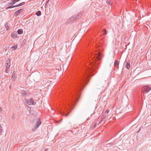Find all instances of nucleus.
Returning <instances> with one entry per match:
<instances>
[{
    "label": "nucleus",
    "instance_id": "obj_18",
    "mask_svg": "<svg viewBox=\"0 0 151 151\" xmlns=\"http://www.w3.org/2000/svg\"><path fill=\"white\" fill-rule=\"evenodd\" d=\"M3 131V129L2 128V127L1 124H0V133H1Z\"/></svg>",
    "mask_w": 151,
    "mask_h": 151
},
{
    "label": "nucleus",
    "instance_id": "obj_15",
    "mask_svg": "<svg viewBox=\"0 0 151 151\" xmlns=\"http://www.w3.org/2000/svg\"><path fill=\"white\" fill-rule=\"evenodd\" d=\"M106 116V115L105 114H103L102 116V119L101 120L102 121L103 119H104Z\"/></svg>",
    "mask_w": 151,
    "mask_h": 151
},
{
    "label": "nucleus",
    "instance_id": "obj_10",
    "mask_svg": "<svg viewBox=\"0 0 151 151\" xmlns=\"http://www.w3.org/2000/svg\"><path fill=\"white\" fill-rule=\"evenodd\" d=\"M119 62L118 61H116L114 62V65L115 66H117L118 65Z\"/></svg>",
    "mask_w": 151,
    "mask_h": 151
},
{
    "label": "nucleus",
    "instance_id": "obj_17",
    "mask_svg": "<svg viewBox=\"0 0 151 151\" xmlns=\"http://www.w3.org/2000/svg\"><path fill=\"white\" fill-rule=\"evenodd\" d=\"M110 0H106V3L108 4H110Z\"/></svg>",
    "mask_w": 151,
    "mask_h": 151
},
{
    "label": "nucleus",
    "instance_id": "obj_23",
    "mask_svg": "<svg viewBox=\"0 0 151 151\" xmlns=\"http://www.w3.org/2000/svg\"><path fill=\"white\" fill-rule=\"evenodd\" d=\"M2 111V109L1 108H0V112Z\"/></svg>",
    "mask_w": 151,
    "mask_h": 151
},
{
    "label": "nucleus",
    "instance_id": "obj_12",
    "mask_svg": "<svg viewBox=\"0 0 151 151\" xmlns=\"http://www.w3.org/2000/svg\"><path fill=\"white\" fill-rule=\"evenodd\" d=\"M36 14L37 16H39L41 15V12L38 11L36 12Z\"/></svg>",
    "mask_w": 151,
    "mask_h": 151
},
{
    "label": "nucleus",
    "instance_id": "obj_3",
    "mask_svg": "<svg viewBox=\"0 0 151 151\" xmlns=\"http://www.w3.org/2000/svg\"><path fill=\"white\" fill-rule=\"evenodd\" d=\"M10 65V60L9 59H7L6 62V68H9Z\"/></svg>",
    "mask_w": 151,
    "mask_h": 151
},
{
    "label": "nucleus",
    "instance_id": "obj_4",
    "mask_svg": "<svg viewBox=\"0 0 151 151\" xmlns=\"http://www.w3.org/2000/svg\"><path fill=\"white\" fill-rule=\"evenodd\" d=\"M27 103L29 105H32L34 104L33 100L31 99L28 100L27 101Z\"/></svg>",
    "mask_w": 151,
    "mask_h": 151
},
{
    "label": "nucleus",
    "instance_id": "obj_25",
    "mask_svg": "<svg viewBox=\"0 0 151 151\" xmlns=\"http://www.w3.org/2000/svg\"><path fill=\"white\" fill-rule=\"evenodd\" d=\"M12 76L13 77H14V75H13V74H12Z\"/></svg>",
    "mask_w": 151,
    "mask_h": 151
},
{
    "label": "nucleus",
    "instance_id": "obj_14",
    "mask_svg": "<svg viewBox=\"0 0 151 151\" xmlns=\"http://www.w3.org/2000/svg\"><path fill=\"white\" fill-rule=\"evenodd\" d=\"M19 0H13V1H12L11 3V4H15V3L16 2V1H19Z\"/></svg>",
    "mask_w": 151,
    "mask_h": 151
},
{
    "label": "nucleus",
    "instance_id": "obj_1",
    "mask_svg": "<svg viewBox=\"0 0 151 151\" xmlns=\"http://www.w3.org/2000/svg\"><path fill=\"white\" fill-rule=\"evenodd\" d=\"M41 124V122L40 120H38L34 126H33L32 128V131H34L37 128L39 127V126Z\"/></svg>",
    "mask_w": 151,
    "mask_h": 151
},
{
    "label": "nucleus",
    "instance_id": "obj_13",
    "mask_svg": "<svg viewBox=\"0 0 151 151\" xmlns=\"http://www.w3.org/2000/svg\"><path fill=\"white\" fill-rule=\"evenodd\" d=\"M100 55H101V54H100V53H98V56L97 57V59L99 60L101 59V58H100Z\"/></svg>",
    "mask_w": 151,
    "mask_h": 151
},
{
    "label": "nucleus",
    "instance_id": "obj_16",
    "mask_svg": "<svg viewBox=\"0 0 151 151\" xmlns=\"http://www.w3.org/2000/svg\"><path fill=\"white\" fill-rule=\"evenodd\" d=\"M126 67L128 69L129 68L130 66V65L128 63H127Z\"/></svg>",
    "mask_w": 151,
    "mask_h": 151
},
{
    "label": "nucleus",
    "instance_id": "obj_7",
    "mask_svg": "<svg viewBox=\"0 0 151 151\" xmlns=\"http://www.w3.org/2000/svg\"><path fill=\"white\" fill-rule=\"evenodd\" d=\"M17 45H16L12 46L11 47V49L12 50L14 51L17 49Z\"/></svg>",
    "mask_w": 151,
    "mask_h": 151
},
{
    "label": "nucleus",
    "instance_id": "obj_11",
    "mask_svg": "<svg viewBox=\"0 0 151 151\" xmlns=\"http://www.w3.org/2000/svg\"><path fill=\"white\" fill-rule=\"evenodd\" d=\"M22 94L24 95H26L28 94V93L27 91H24L22 93Z\"/></svg>",
    "mask_w": 151,
    "mask_h": 151
},
{
    "label": "nucleus",
    "instance_id": "obj_6",
    "mask_svg": "<svg viewBox=\"0 0 151 151\" xmlns=\"http://www.w3.org/2000/svg\"><path fill=\"white\" fill-rule=\"evenodd\" d=\"M23 3H22H22H21V4H18V5H17L15 6H8V7H6V9H8L11 8H13V7H17V6H21V5H23Z\"/></svg>",
    "mask_w": 151,
    "mask_h": 151
},
{
    "label": "nucleus",
    "instance_id": "obj_19",
    "mask_svg": "<svg viewBox=\"0 0 151 151\" xmlns=\"http://www.w3.org/2000/svg\"><path fill=\"white\" fill-rule=\"evenodd\" d=\"M109 112V111L107 109L105 112V114H108Z\"/></svg>",
    "mask_w": 151,
    "mask_h": 151
},
{
    "label": "nucleus",
    "instance_id": "obj_22",
    "mask_svg": "<svg viewBox=\"0 0 151 151\" xmlns=\"http://www.w3.org/2000/svg\"><path fill=\"white\" fill-rule=\"evenodd\" d=\"M69 112L68 113V114L67 115H66L65 116H68V115L69 114Z\"/></svg>",
    "mask_w": 151,
    "mask_h": 151
},
{
    "label": "nucleus",
    "instance_id": "obj_24",
    "mask_svg": "<svg viewBox=\"0 0 151 151\" xmlns=\"http://www.w3.org/2000/svg\"><path fill=\"white\" fill-rule=\"evenodd\" d=\"M12 76L13 77H14V75H13V74H12Z\"/></svg>",
    "mask_w": 151,
    "mask_h": 151
},
{
    "label": "nucleus",
    "instance_id": "obj_8",
    "mask_svg": "<svg viewBox=\"0 0 151 151\" xmlns=\"http://www.w3.org/2000/svg\"><path fill=\"white\" fill-rule=\"evenodd\" d=\"M18 33L20 35L23 33V30L22 29H20L18 30L17 31Z\"/></svg>",
    "mask_w": 151,
    "mask_h": 151
},
{
    "label": "nucleus",
    "instance_id": "obj_5",
    "mask_svg": "<svg viewBox=\"0 0 151 151\" xmlns=\"http://www.w3.org/2000/svg\"><path fill=\"white\" fill-rule=\"evenodd\" d=\"M11 37L13 39H16L18 38V36L16 33H13L11 34Z\"/></svg>",
    "mask_w": 151,
    "mask_h": 151
},
{
    "label": "nucleus",
    "instance_id": "obj_20",
    "mask_svg": "<svg viewBox=\"0 0 151 151\" xmlns=\"http://www.w3.org/2000/svg\"><path fill=\"white\" fill-rule=\"evenodd\" d=\"M9 68H6V73H8L9 72Z\"/></svg>",
    "mask_w": 151,
    "mask_h": 151
},
{
    "label": "nucleus",
    "instance_id": "obj_9",
    "mask_svg": "<svg viewBox=\"0 0 151 151\" xmlns=\"http://www.w3.org/2000/svg\"><path fill=\"white\" fill-rule=\"evenodd\" d=\"M22 11V10L21 9L18 10L15 13V14L16 15H17L18 13H19Z\"/></svg>",
    "mask_w": 151,
    "mask_h": 151
},
{
    "label": "nucleus",
    "instance_id": "obj_2",
    "mask_svg": "<svg viewBox=\"0 0 151 151\" xmlns=\"http://www.w3.org/2000/svg\"><path fill=\"white\" fill-rule=\"evenodd\" d=\"M143 89L144 90L142 91V92L143 93H145L149 91L151 89V88L149 86H146L143 88Z\"/></svg>",
    "mask_w": 151,
    "mask_h": 151
},
{
    "label": "nucleus",
    "instance_id": "obj_21",
    "mask_svg": "<svg viewBox=\"0 0 151 151\" xmlns=\"http://www.w3.org/2000/svg\"><path fill=\"white\" fill-rule=\"evenodd\" d=\"M104 34L105 35H106L107 34V33H106V30L105 29L104 30Z\"/></svg>",
    "mask_w": 151,
    "mask_h": 151
}]
</instances>
